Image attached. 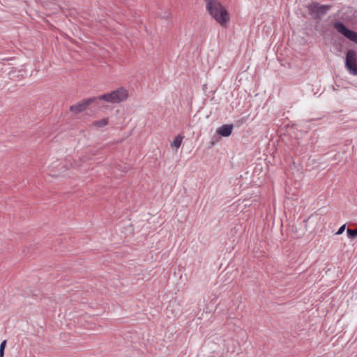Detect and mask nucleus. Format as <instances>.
Returning <instances> with one entry per match:
<instances>
[{"mask_svg":"<svg viewBox=\"0 0 357 357\" xmlns=\"http://www.w3.org/2000/svg\"><path fill=\"white\" fill-rule=\"evenodd\" d=\"M356 61L357 53L354 50H349L346 55L345 66L350 73L354 75H357V66L356 64Z\"/></svg>","mask_w":357,"mask_h":357,"instance_id":"nucleus-5","label":"nucleus"},{"mask_svg":"<svg viewBox=\"0 0 357 357\" xmlns=\"http://www.w3.org/2000/svg\"><path fill=\"white\" fill-rule=\"evenodd\" d=\"M182 140H183V137H181L179 135H177L176 137H175L174 141L172 142V146L178 148L181 144Z\"/></svg>","mask_w":357,"mask_h":357,"instance_id":"nucleus-9","label":"nucleus"},{"mask_svg":"<svg viewBox=\"0 0 357 357\" xmlns=\"http://www.w3.org/2000/svg\"><path fill=\"white\" fill-rule=\"evenodd\" d=\"M128 97V91L123 87H120L116 90L98 96V100H102L109 103H119L126 101Z\"/></svg>","mask_w":357,"mask_h":357,"instance_id":"nucleus-2","label":"nucleus"},{"mask_svg":"<svg viewBox=\"0 0 357 357\" xmlns=\"http://www.w3.org/2000/svg\"><path fill=\"white\" fill-rule=\"evenodd\" d=\"M206 10L211 16L222 26L226 27L229 22V15L225 8L218 0H206Z\"/></svg>","mask_w":357,"mask_h":357,"instance_id":"nucleus-1","label":"nucleus"},{"mask_svg":"<svg viewBox=\"0 0 357 357\" xmlns=\"http://www.w3.org/2000/svg\"><path fill=\"white\" fill-rule=\"evenodd\" d=\"M98 100V97L84 99L75 105H71L70 109L75 114H79L86 109L88 106Z\"/></svg>","mask_w":357,"mask_h":357,"instance_id":"nucleus-6","label":"nucleus"},{"mask_svg":"<svg viewBox=\"0 0 357 357\" xmlns=\"http://www.w3.org/2000/svg\"><path fill=\"white\" fill-rule=\"evenodd\" d=\"M309 11V14L314 20H319L322 16L325 15L327 12L330 10V5H321L317 2H312V3L307 6Z\"/></svg>","mask_w":357,"mask_h":357,"instance_id":"nucleus-3","label":"nucleus"},{"mask_svg":"<svg viewBox=\"0 0 357 357\" xmlns=\"http://www.w3.org/2000/svg\"><path fill=\"white\" fill-rule=\"evenodd\" d=\"M6 345V340H4L0 344V350H5V347Z\"/></svg>","mask_w":357,"mask_h":357,"instance_id":"nucleus-12","label":"nucleus"},{"mask_svg":"<svg viewBox=\"0 0 357 357\" xmlns=\"http://www.w3.org/2000/svg\"><path fill=\"white\" fill-rule=\"evenodd\" d=\"M347 235L351 238H354L357 236V228L355 229H351L348 228L347 230Z\"/></svg>","mask_w":357,"mask_h":357,"instance_id":"nucleus-10","label":"nucleus"},{"mask_svg":"<svg viewBox=\"0 0 357 357\" xmlns=\"http://www.w3.org/2000/svg\"><path fill=\"white\" fill-rule=\"evenodd\" d=\"M233 128L232 124H225L219 127L216 130V133L221 137H227L231 134Z\"/></svg>","mask_w":357,"mask_h":357,"instance_id":"nucleus-7","label":"nucleus"},{"mask_svg":"<svg viewBox=\"0 0 357 357\" xmlns=\"http://www.w3.org/2000/svg\"><path fill=\"white\" fill-rule=\"evenodd\" d=\"M333 27L347 38L357 43V33L349 29L342 22H334Z\"/></svg>","mask_w":357,"mask_h":357,"instance_id":"nucleus-4","label":"nucleus"},{"mask_svg":"<svg viewBox=\"0 0 357 357\" xmlns=\"http://www.w3.org/2000/svg\"><path fill=\"white\" fill-rule=\"evenodd\" d=\"M345 227H346V225H343L342 226H341L339 229L337 230V231L336 232V234L337 235H340L342 234L344 229H345Z\"/></svg>","mask_w":357,"mask_h":357,"instance_id":"nucleus-11","label":"nucleus"},{"mask_svg":"<svg viewBox=\"0 0 357 357\" xmlns=\"http://www.w3.org/2000/svg\"><path fill=\"white\" fill-rule=\"evenodd\" d=\"M4 356V350H0V357H3Z\"/></svg>","mask_w":357,"mask_h":357,"instance_id":"nucleus-13","label":"nucleus"},{"mask_svg":"<svg viewBox=\"0 0 357 357\" xmlns=\"http://www.w3.org/2000/svg\"><path fill=\"white\" fill-rule=\"evenodd\" d=\"M108 124V118H104L98 121H94L91 125L98 128H102Z\"/></svg>","mask_w":357,"mask_h":357,"instance_id":"nucleus-8","label":"nucleus"}]
</instances>
